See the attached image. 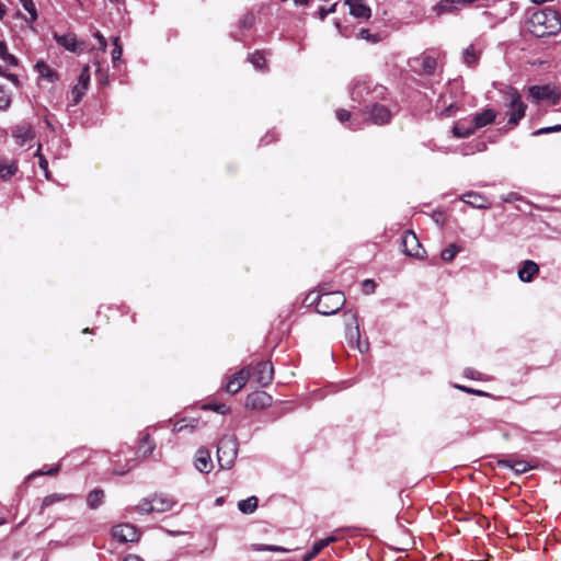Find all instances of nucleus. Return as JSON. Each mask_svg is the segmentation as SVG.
Returning a JSON list of instances; mask_svg holds the SVG:
<instances>
[{
	"label": "nucleus",
	"mask_w": 561,
	"mask_h": 561,
	"mask_svg": "<svg viewBox=\"0 0 561 561\" xmlns=\"http://www.w3.org/2000/svg\"><path fill=\"white\" fill-rule=\"evenodd\" d=\"M528 28L536 37L554 35L561 30V16L550 8L538 10L531 14Z\"/></svg>",
	"instance_id": "f257e3e1"
},
{
	"label": "nucleus",
	"mask_w": 561,
	"mask_h": 561,
	"mask_svg": "<svg viewBox=\"0 0 561 561\" xmlns=\"http://www.w3.org/2000/svg\"><path fill=\"white\" fill-rule=\"evenodd\" d=\"M505 96L506 116L508 128H514L524 118L527 105L523 102L519 92L512 87L503 91Z\"/></svg>",
	"instance_id": "f03ea898"
},
{
	"label": "nucleus",
	"mask_w": 561,
	"mask_h": 561,
	"mask_svg": "<svg viewBox=\"0 0 561 561\" xmlns=\"http://www.w3.org/2000/svg\"><path fill=\"white\" fill-rule=\"evenodd\" d=\"M175 503L173 497L163 493H156L142 499L137 504L136 510L141 514L164 513L171 511Z\"/></svg>",
	"instance_id": "7ed1b4c3"
},
{
	"label": "nucleus",
	"mask_w": 561,
	"mask_h": 561,
	"mask_svg": "<svg viewBox=\"0 0 561 561\" xmlns=\"http://www.w3.org/2000/svg\"><path fill=\"white\" fill-rule=\"evenodd\" d=\"M238 455V443L234 436L225 435L217 446V458L221 469H230Z\"/></svg>",
	"instance_id": "20e7f679"
},
{
	"label": "nucleus",
	"mask_w": 561,
	"mask_h": 561,
	"mask_svg": "<svg viewBox=\"0 0 561 561\" xmlns=\"http://www.w3.org/2000/svg\"><path fill=\"white\" fill-rule=\"evenodd\" d=\"M345 304V297L341 291L321 294L316 302L319 313L330 316L336 313Z\"/></svg>",
	"instance_id": "39448f33"
},
{
	"label": "nucleus",
	"mask_w": 561,
	"mask_h": 561,
	"mask_svg": "<svg viewBox=\"0 0 561 561\" xmlns=\"http://www.w3.org/2000/svg\"><path fill=\"white\" fill-rule=\"evenodd\" d=\"M528 95L535 102L548 101L552 105H557L560 102L561 93L554 85H531L528 88Z\"/></svg>",
	"instance_id": "423d86ee"
},
{
	"label": "nucleus",
	"mask_w": 561,
	"mask_h": 561,
	"mask_svg": "<svg viewBox=\"0 0 561 561\" xmlns=\"http://www.w3.org/2000/svg\"><path fill=\"white\" fill-rule=\"evenodd\" d=\"M274 377V368L271 362H260L250 369V378L260 387L268 386Z\"/></svg>",
	"instance_id": "0eeeda50"
},
{
	"label": "nucleus",
	"mask_w": 561,
	"mask_h": 561,
	"mask_svg": "<svg viewBox=\"0 0 561 561\" xmlns=\"http://www.w3.org/2000/svg\"><path fill=\"white\" fill-rule=\"evenodd\" d=\"M403 252L409 256L422 257L425 253L416 234L413 231H405L402 237Z\"/></svg>",
	"instance_id": "6e6552de"
},
{
	"label": "nucleus",
	"mask_w": 561,
	"mask_h": 561,
	"mask_svg": "<svg viewBox=\"0 0 561 561\" xmlns=\"http://www.w3.org/2000/svg\"><path fill=\"white\" fill-rule=\"evenodd\" d=\"M250 379V367H244L229 377L225 390L231 394L239 392Z\"/></svg>",
	"instance_id": "1a4fd4ad"
},
{
	"label": "nucleus",
	"mask_w": 561,
	"mask_h": 561,
	"mask_svg": "<svg viewBox=\"0 0 561 561\" xmlns=\"http://www.w3.org/2000/svg\"><path fill=\"white\" fill-rule=\"evenodd\" d=\"M90 82V68L89 66H84L81 70V73L78 78V83L72 88L71 98L72 103L78 104L82 98L84 96Z\"/></svg>",
	"instance_id": "9d476101"
},
{
	"label": "nucleus",
	"mask_w": 561,
	"mask_h": 561,
	"mask_svg": "<svg viewBox=\"0 0 561 561\" xmlns=\"http://www.w3.org/2000/svg\"><path fill=\"white\" fill-rule=\"evenodd\" d=\"M112 535L113 538L121 542H134L139 537L137 528L129 524L115 526L112 530Z\"/></svg>",
	"instance_id": "9b49d317"
},
{
	"label": "nucleus",
	"mask_w": 561,
	"mask_h": 561,
	"mask_svg": "<svg viewBox=\"0 0 561 561\" xmlns=\"http://www.w3.org/2000/svg\"><path fill=\"white\" fill-rule=\"evenodd\" d=\"M344 4L348 7L350 14L356 19L369 20L371 16V9L365 0H345Z\"/></svg>",
	"instance_id": "f8f14e48"
},
{
	"label": "nucleus",
	"mask_w": 561,
	"mask_h": 561,
	"mask_svg": "<svg viewBox=\"0 0 561 561\" xmlns=\"http://www.w3.org/2000/svg\"><path fill=\"white\" fill-rule=\"evenodd\" d=\"M55 41L62 46L65 49L71 53H81L84 48V43L79 42L77 36L72 33L64 34V35H54Z\"/></svg>",
	"instance_id": "ddd939ff"
},
{
	"label": "nucleus",
	"mask_w": 561,
	"mask_h": 561,
	"mask_svg": "<svg viewBox=\"0 0 561 561\" xmlns=\"http://www.w3.org/2000/svg\"><path fill=\"white\" fill-rule=\"evenodd\" d=\"M12 137L19 146H23L35 137V131L31 124L21 123L13 127Z\"/></svg>",
	"instance_id": "4468645a"
},
{
	"label": "nucleus",
	"mask_w": 561,
	"mask_h": 561,
	"mask_svg": "<svg viewBox=\"0 0 561 561\" xmlns=\"http://www.w3.org/2000/svg\"><path fill=\"white\" fill-rule=\"evenodd\" d=\"M348 318H350V323H347V324L350 325V328L347 331V336H348L350 343L353 346H355L360 353H364L367 350V345L362 344V342H360V334H359V330H358V324L356 322V314L350 313Z\"/></svg>",
	"instance_id": "2eb2a0df"
},
{
	"label": "nucleus",
	"mask_w": 561,
	"mask_h": 561,
	"mask_svg": "<svg viewBox=\"0 0 561 561\" xmlns=\"http://www.w3.org/2000/svg\"><path fill=\"white\" fill-rule=\"evenodd\" d=\"M390 118L391 113L385 105L375 104L368 112V121L376 125L387 124Z\"/></svg>",
	"instance_id": "dca6fc26"
},
{
	"label": "nucleus",
	"mask_w": 561,
	"mask_h": 561,
	"mask_svg": "<svg viewBox=\"0 0 561 561\" xmlns=\"http://www.w3.org/2000/svg\"><path fill=\"white\" fill-rule=\"evenodd\" d=\"M272 403V397L264 391H255L247 397L245 405L251 409H264Z\"/></svg>",
	"instance_id": "f3484780"
},
{
	"label": "nucleus",
	"mask_w": 561,
	"mask_h": 561,
	"mask_svg": "<svg viewBox=\"0 0 561 561\" xmlns=\"http://www.w3.org/2000/svg\"><path fill=\"white\" fill-rule=\"evenodd\" d=\"M496 115L497 113L493 108H484L481 112L476 113L472 123L474 130L493 123L496 118Z\"/></svg>",
	"instance_id": "a211bd4d"
},
{
	"label": "nucleus",
	"mask_w": 561,
	"mask_h": 561,
	"mask_svg": "<svg viewBox=\"0 0 561 561\" xmlns=\"http://www.w3.org/2000/svg\"><path fill=\"white\" fill-rule=\"evenodd\" d=\"M195 468L199 472H209L213 468L210 454L206 448H199L195 457Z\"/></svg>",
	"instance_id": "6ab92c4d"
},
{
	"label": "nucleus",
	"mask_w": 561,
	"mask_h": 561,
	"mask_svg": "<svg viewBox=\"0 0 561 561\" xmlns=\"http://www.w3.org/2000/svg\"><path fill=\"white\" fill-rule=\"evenodd\" d=\"M461 199L471 205L474 208L479 209H488L490 208L491 204L489 203L488 198L479 193L470 192L467 194H463L461 196Z\"/></svg>",
	"instance_id": "aec40b11"
},
{
	"label": "nucleus",
	"mask_w": 561,
	"mask_h": 561,
	"mask_svg": "<svg viewBox=\"0 0 561 561\" xmlns=\"http://www.w3.org/2000/svg\"><path fill=\"white\" fill-rule=\"evenodd\" d=\"M539 272V266L534 261L527 260L518 271V277L522 282L529 283Z\"/></svg>",
	"instance_id": "412c9836"
},
{
	"label": "nucleus",
	"mask_w": 561,
	"mask_h": 561,
	"mask_svg": "<svg viewBox=\"0 0 561 561\" xmlns=\"http://www.w3.org/2000/svg\"><path fill=\"white\" fill-rule=\"evenodd\" d=\"M481 51H482V49L480 47H477L476 44H470L462 51L463 62L468 66L476 65L481 56Z\"/></svg>",
	"instance_id": "4be33fe9"
},
{
	"label": "nucleus",
	"mask_w": 561,
	"mask_h": 561,
	"mask_svg": "<svg viewBox=\"0 0 561 561\" xmlns=\"http://www.w3.org/2000/svg\"><path fill=\"white\" fill-rule=\"evenodd\" d=\"M75 495L72 494H65V493H53V494H49L47 496H45L42 501V504H41V510H39V514H43L44 510L47 508L48 506L53 505V504H56V503H60L62 501H66V500H70V499H73Z\"/></svg>",
	"instance_id": "5701e85b"
},
{
	"label": "nucleus",
	"mask_w": 561,
	"mask_h": 561,
	"mask_svg": "<svg viewBox=\"0 0 561 561\" xmlns=\"http://www.w3.org/2000/svg\"><path fill=\"white\" fill-rule=\"evenodd\" d=\"M18 172V163L14 160L0 159V178L9 180Z\"/></svg>",
	"instance_id": "b1692460"
},
{
	"label": "nucleus",
	"mask_w": 561,
	"mask_h": 561,
	"mask_svg": "<svg viewBox=\"0 0 561 561\" xmlns=\"http://www.w3.org/2000/svg\"><path fill=\"white\" fill-rule=\"evenodd\" d=\"M500 465L512 469L518 474L524 473L531 468L525 460H502L500 461Z\"/></svg>",
	"instance_id": "393cba45"
},
{
	"label": "nucleus",
	"mask_w": 561,
	"mask_h": 561,
	"mask_svg": "<svg viewBox=\"0 0 561 561\" xmlns=\"http://www.w3.org/2000/svg\"><path fill=\"white\" fill-rule=\"evenodd\" d=\"M332 541H334V537H328L325 539H321L314 542V545L311 548V551L304 556L302 561H311L322 549L329 546V543H331Z\"/></svg>",
	"instance_id": "a878e982"
},
{
	"label": "nucleus",
	"mask_w": 561,
	"mask_h": 561,
	"mask_svg": "<svg viewBox=\"0 0 561 561\" xmlns=\"http://www.w3.org/2000/svg\"><path fill=\"white\" fill-rule=\"evenodd\" d=\"M41 78L47 79L49 82H54L58 79L57 73L44 61H37L35 65Z\"/></svg>",
	"instance_id": "bb28decb"
},
{
	"label": "nucleus",
	"mask_w": 561,
	"mask_h": 561,
	"mask_svg": "<svg viewBox=\"0 0 561 561\" xmlns=\"http://www.w3.org/2000/svg\"><path fill=\"white\" fill-rule=\"evenodd\" d=\"M257 507V497L256 496H250L245 500H241L238 503V508L243 514H252Z\"/></svg>",
	"instance_id": "cd10ccee"
},
{
	"label": "nucleus",
	"mask_w": 561,
	"mask_h": 561,
	"mask_svg": "<svg viewBox=\"0 0 561 561\" xmlns=\"http://www.w3.org/2000/svg\"><path fill=\"white\" fill-rule=\"evenodd\" d=\"M103 490L95 489L88 494L87 502L91 508H96L103 503Z\"/></svg>",
	"instance_id": "c85d7f7f"
},
{
	"label": "nucleus",
	"mask_w": 561,
	"mask_h": 561,
	"mask_svg": "<svg viewBox=\"0 0 561 561\" xmlns=\"http://www.w3.org/2000/svg\"><path fill=\"white\" fill-rule=\"evenodd\" d=\"M0 58L12 67L19 65L18 58L8 51L7 43L3 41H0Z\"/></svg>",
	"instance_id": "c756f323"
},
{
	"label": "nucleus",
	"mask_w": 561,
	"mask_h": 561,
	"mask_svg": "<svg viewBox=\"0 0 561 561\" xmlns=\"http://www.w3.org/2000/svg\"><path fill=\"white\" fill-rule=\"evenodd\" d=\"M474 131L476 130L472 125L466 127L463 124L457 123L453 127V134L457 138H467L470 135H472Z\"/></svg>",
	"instance_id": "7c9ffc66"
},
{
	"label": "nucleus",
	"mask_w": 561,
	"mask_h": 561,
	"mask_svg": "<svg viewBox=\"0 0 561 561\" xmlns=\"http://www.w3.org/2000/svg\"><path fill=\"white\" fill-rule=\"evenodd\" d=\"M456 4V1L442 0L433 8V10L436 12L437 15H442L445 13L454 12Z\"/></svg>",
	"instance_id": "2f4dec72"
},
{
	"label": "nucleus",
	"mask_w": 561,
	"mask_h": 561,
	"mask_svg": "<svg viewBox=\"0 0 561 561\" xmlns=\"http://www.w3.org/2000/svg\"><path fill=\"white\" fill-rule=\"evenodd\" d=\"M437 67V60L433 56H423L422 57V69L425 73L432 75L434 73Z\"/></svg>",
	"instance_id": "473e14b6"
},
{
	"label": "nucleus",
	"mask_w": 561,
	"mask_h": 561,
	"mask_svg": "<svg viewBox=\"0 0 561 561\" xmlns=\"http://www.w3.org/2000/svg\"><path fill=\"white\" fill-rule=\"evenodd\" d=\"M459 251V247H457L456 244H449L446 249H444L440 252V257L445 262H451Z\"/></svg>",
	"instance_id": "72a5a7b5"
},
{
	"label": "nucleus",
	"mask_w": 561,
	"mask_h": 561,
	"mask_svg": "<svg viewBox=\"0 0 561 561\" xmlns=\"http://www.w3.org/2000/svg\"><path fill=\"white\" fill-rule=\"evenodd\" d=\"M154 449V443L150 439V437L147 435L144 437V439L140 443L139 451L144 457H148L151 455V453Z\"/></svg>",
	"instance_id": "f704fd0d"
},
{
	"label": "nucleus",
	"mask_w": 561,
	"mask_h": 561,
	"mask_svg": "<svg viewBox=\"0 0 561 561\" xmlns=\"http://www.w3.org/2000/svg\"><path fill=\"white\" fill-rule=\"evenodd\" d=\"M252 549L255 551H272V552H288L289 551L288 549L280 547V546L260 545V543L252 545Z\"/></svg>",
	"instance_id": "c9c22d12"
},
{
	"label": "nucleus",
	"mask_w": 561,
	"mask_h": 561,
	"mask_svg": "<svg viewBox=\"0 0 561 561\" xmlns=\"http://www.w3.org/2000/svg\"><path fill=\"white\" fill-rule=\"evenodd\" d=\"M12 102L11 93L0 87V111H7Z\"/></svg>",
	"instance_id": "e433bc0d"
},
{
	"label": "nucleus",
	"mask_w": 561,
	"mask_h": 561,
	"mask_svg": "<svg viewBox=\"0 0 561 561\" xmlns=\"http://www.w3.org/2000/svg\"><path fill=\"white\" fill-rule=\"evenodd\" d=\"M112 43H113V49L111 53L112 60H113V62H116L117 60H119V58L123 54V48H122V45L119 44L118 37H113Z\"/></svg>",
	"instance_id": "4c0bfd02"
},
{
	"label": "nucleus",
	"mask_w": 561,
	"mask_h": 561,
	"mask_svg": "<svg viewBox=\"0 0 561 561\" xmlns=\"http://www.w3.org/2000/svg\"><path fill=\"white\" fill-rule=\"evenodd\" d=\"M23 8L30 13V21L34 22L37 19V11L32 0H19Z\"/></svg>",
	"instance_id": "58836bf2"
},
{
	"label": "nucleus",
	"mask_w": 561,
	"mask_h": 561,
	"mask_svg": "<svg viewBox=\"0 0 561 561\" xmlns=\"http://www.w3.org/2000/svg\"><path fill=\"white\" fill-rule=\"evenodd\" d=\"M250 61L257 69H263L265 67V64H266L265 56L262 53H259V51H256V53L251 55Z\"/></svg>",
	"instance_id": "ea45409f"
},
{
	"label": "nucleus",
	"mask_w": 561,
	"mask_h": 561,
	"mask_svg": "<svg viewBox=\"0 0 561 561\" xmlns=\"http://www.w3.org/2000/svg\"><path fill=\"white\" fill-rule=\"evenodd\" d=\"M358 37L362 38V39H366L368 42H371V43H377L379 41V37L378 35L376 34H371L368 30L366 28H363L359 31L358 33Z\"/></svg>",
	"instance_id": "a19ab883"
},
{
	"label": "nucleus",
	"mask_w": 561,
	"mask_h": 561,
	"mask_svg": "<svg viewBox=\"0 0 561 561\" xmlns=\"http://www.w3.org/2000/svg\"><path fill=\"white\" fill-rule=\"evenodd\" d=\"M336 3H333L329 9L324 7L319 8V16L321 20L325 19L329 14L334 13L336 10Z\"/></svg>",
	"instance_id": "79ce46f5"
},
{
	"label": "nucleus",
	"mask_w": 561,
	"mask_h": 561,
	"mask_svg": "<svg viewBox=\"0 0 561 561\" xmlns=\"http://www.w3.org/2000/svg\"><path fill=\"white\" fill-rule=\"evenodd\" d=\"M39 168L44 171L46 179L50 178V173L48 171V161L44 156H39L38 160Z\"/></svg>",
	"instance_id": "37998d69"
},
{
	"label": "nucleus",
	"mask_w": 561,
	"mask_h": 561,
	"mask_svg": "<svg viewBox=\"0 0 561 561\" xmlns=\"http://www.w3.org/2000/svg\"><path fill=\"white\" fill-rule=\"evenodd\" d=\"M207 408L220 414L229 412V408L226 404H209Z\"/></svg>",
	"instance_id": "c03bdc74"
},
{
	"label": "nucleus",
	"mask_w": 561,
	"mask_h": 561,
	"mask_svg": "<svg viewBox=\"0 0 561 561\" xmlns=\"http://www.w3.org/2000/svg\"><path fill=\"white\" fill-rule=\"evenodd\" d=\"M336 117L341 123H344L351 118V113L346 110H337Z\"/></svg>",
	"instance_id": "a18cd8bd"
},
{
	"label": "nucleus",
	"mask_w": 561,
	"mask_h": 561,
	"mask_svg": "<svg viewBox=\"0 0 561 561\" xmlns=\"http://www.w3.org/2000/svg\"><path fill=\"white\" fill-rule=\"evenodd\" d=\"M363 290L365 294H370L375 290V283L374 280L366 279L363 283Z\"/></svg>",
	"instance_id": "49530a36"
},
{
	"label": "nucleus",
	"mask_w": 561,
	"mask_h": 561,
	"mask_svg": "<svg viewBox=\"0 0 561 561\" xmlns=\"http://www.w3.org/2000/svg\"><path fill=\"white\" fill-rule=\"evenodd\" d=\"M94 36L98 39V42H102V51L104 53L107 47V42L105 37L100 32H95Z\"/></svg>",
	"instance_id": "de8ad7c7"
},
{
	"label": "nucleus",
	"mask_w": 561,
	"mask_h": 561,
	"mask_svg": "<svg viewBox=\"0 0 561 561\" xmlns=\"http://www.w3.org/2000/svg\"><path fill=\"white\" fill-rule=\"evenodd\" d=\"M458 389L465 391V392H468V393H476V394H479V396H484L485 393L483 391H480V390H474L472 388H468V387H465V386H456Z\"/></svg>",
	"instance_id": "09e8293b"
},
{
	"label": "nucleus",
	"mask_w": 561,
	"mask_h": 561,
	"mask_svg": "<svg viewBox=\"0 0 561 561\" xmlns=\"http://www.w3.org/2000/svg\"><path fill=\"white\" fill-rule=\"evenodd\" d=\"M4 77L9 79L14 85H20V80L16 75L13 73H5Z\"/></svg>",
	"instance_id": "8fccbe9b"
},
{
	"label": "nucleus",
	"mask_w": 561,
	"mask_h": 561,
	"mask_svg": "<svg viewBox=\"0 0 561 561\" xmlns=\"http://www.w3.org/2000/svg\"><path fill=\"white\" fill-rule=\"evenodd\" d=\"M549 133H554L553 129H552V126L540 128V129L536 130L534 133V135L538 136V135H543V134H549Z\"/></svg>",
	"instance_id": "3c124183"
},
{
	"label": "nucleus",
	"mask_w": 561,
	"mask_h": 561,
	"mask_svg": "<svg viewBox=\"0 0 561 561\" xmlns=\"http://www.w3.org/2000/svg\"><path fill=\"white\" fill-rule=\"evenodd\" d=\"M124 561H142L138 556L129 554L127 556Z\"/></svg>",
	"instance_id": "603ef678"
},
{
	"label": "nucleus",
	"mask_w": 561,
	"mask_h": 561,
	"mask_svg": "<svg viewBox=\"0 0 561 561\" xmlns=\"http://www.w3.org/2000/svg\"><path fill=\"white\" fill-rule=\"evenodd\" d=\"M513 199H517V196H516V194L511 193V194H510V197L505 198L504 201H505V202H512Z\"/></svg>",
	"instance_id": "864d4df0"
},
{
	"label": "nucleus",
	"mask_w": 561,
	"mask_h": 561,
	"mask_svg": "<svg viewBox=\"0 0 561 561\" xmlns=\"http://www.w3.org/2000/svg\"><path fill=\"white\" fill-rule=\"evenodd\" d=\"M4 14H5V10H4L2 3L0 2V19H2L4 16Z\"/></svg>",
	"instance_id": "5fc2aeb1"
},
{
	"label": "nucleus",
	"mask_w": 561,
	"mask_h": 561,
	"mask_svg": "<svg viewBox=\"0 0 561 561\" xmlns=\"http://www.w3.org/2000/svg\"><path fill=\"white\" fill-rule=\"evenodd\" d=\"M41 150H42V145H38L37 151H36V153H35V157H37L38 159H39V156H43V154L41 153Z\"/></svg>",
	"instance_id": "6e6d98bb"
},
{
	"label": "nucleus",
	"mask_w": 561,
	"mask_h": 561,
	"mask_svg": "<svg viewBox=\"0 0 561 561\" xmlns=\"http://www.w3.org/2000/svg\"><path fill=\"white\" fill-rule=\"evenodd\" d=\"M552 129L554 133L561 131V125H554V126H552Z\"/></svg>",
	"instance_id": "4d7b16f0"
},
{
	"label": "nucleus",
	"mask_w": 561,
	"mask_h": 561,
	"mask_svg": "<svg viewBox=\"0 0 561 561\" xmlns=\"http://www.w3.org/2000/svg\"><path fill=\"white\" fill-rule=\"evenodd\" d=\"M57 471H58V468L56 467V468L50 469L47 473L53 474V473H56Z\"/></svg>",
	"instance_id": "13d9d810"
},
{
	"label": "nucleus",
	"mask_w": 561,
	"mask_h": 561,
	"mask_svg": "<svg viewBox=\"0 0 561 561\" xmlns=\"http://www.w3.org/2000/svg\"><path fill=\"white\" fill-rule=\"evenodd\" d=\"M351 128H352V129H357V128H358V126H357V125H354V123H352Z\"/></svg>",
	"instance_id": "bf43d9fd"
},
{
	"label": "nucleus",
	"mask_w": 561,
	"mask_h": 561,
	"mask_svg": "<svg viewBox=\"0 0 561 561\" xmlns=\"http://www.w3.org/2000/svg\"><path fill=\"white\" fill-rule=\"evenodd\" d=\"M4 75H5V73H4L3 69H2V67L0 66V76H4Z\"/></svg>",
	"instance_id": "052dcab7"
},
{
	"label": "nucleus",
	"mask_w": 561,
	"mask_h": 561,
	"mask_svg": "<svg viewBox=\"0 0 561 561\" xmlns=\"http://www.w3.org/2000/svg\"><path fill=\"white\" fill-rule=\"evenodd\" d=\"M5 524V519L4 518H0V526Z\"/></svg>",
	"instance_id": "680f3d73"
},
{
	"label": "nucleus",
	"mask_w": 561,
	"mask_h": 561,
	"mask_svg": "<svg viewBox=\"0 0 561 561\" xmlns=\"http://www.w3.org/2000/svg\"><path fill=\"white\" fill-rule=\"evenodd\" d=\"M100 50L102 51V42H99Z\"/></svg>",
	"instance_id": "e2e57ef3"
}]
</instances>
